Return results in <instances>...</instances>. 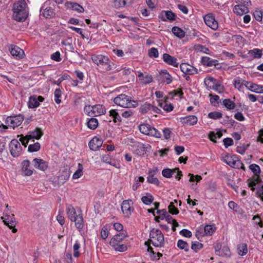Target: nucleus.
<instances>
[{
  "instance_id": "4be33fe9",
  "label": "nucleus",
  "mask_w": 263,
  "mask_h": 263,
  "mask_svg": "<svg viewBox=\"0 0 263 263\" xmlns=\"http://www.w3.org/2000/svg\"><path fill=\"white\" fill-rule=\"evenodd\" d=\"M163 61L169 65L173 66L175 67H178L179 63L177 62V60L176 58L171 56L168 53H164L163 55Z\"/></svg>"
},
{
  "instance_id": "423d86ee",
  "label": "nucleus",
  "mask_w": 263,
  "mask_h": 263,
  "mask_svg": "<svg viewBox=\"0 0 263 263\" xmlns=\"http://www.w3.org/2000/svg\"><path fill=\"white\" fill-rule=\"evenodd\" d=\"M84 112L86 115L94 117L105 114L106 109L105 107L101 104L86 105L84 108Z\"/></svg>"
},
{
  "instance_id": "4468645a",
  "label": "nucleus",
  "mask_w": 263,
  "mask_h": 263,
  "mask_svg": "<svg viewBox=\"0 0 263 263\" xmlns=\"http://www.w3.org/2000/svg\"><path fill=\"white\" fill-rule=\"evenodd\" d=\"M180 68L185 75H193L198 73L197 69L187 63H181L180 65Z\"/></svg>"
},
{
  "instance_id": "58836bf2",
  "label": "nucleus",
  "mask_w": 263,
  "mask_h": 263,
  "mask_svg": "<svg viewBox=\"0 0 263 263\" xmlns=\"http://www.w3.org/2000/svg\"><path fill=\"white\" fill-rule=\"evenodd\" d=\"M177 247L181 250H183L185 252H188L189 251V245L187 243V242L179 239L177 241Z\"/></svg>"
},
{
  "instance_id": "20e7f679",
  "label": "nucleus",
  "mask_w": 263,
  "mask_h": 263,
  "mask_svg": "<svg viewBox=\"0 0 263 263\" xmlns=\"http://www.w3.org/2000/svg\"><path fill=\"white\" fill-rule=\"evenodd\" d=\"M114 102L118 106L124 108H135L138 105L137 101L131 100L128 96L125 94L118 95L115 98Z\"/></svg>"
},
{
  "instance_id": "c9c22d12",
  "label": "nucleus",
  "mask_w": 263,
  "mask_h": 263,
  "mask_svg": "<svg viewBox=\"0 0 263 263\" xmlns=\"http://www.w3.org/2000/svg\"><path fill=\"white\" fill-rule=\"evenodd\" d=\"M164 219L168 223L172 224L173 231H176V227H177L179 226L178 223L177 222V221L175 219H174L168 214L166 215V216L164 218Z\"/></svg>"
},
{
  "instance_id": "13d9d810",
  "label": "nucleus",
  "mask_w": 263,
  "mask_h": 263,
  "mask_svg": "<svg viewBox=\"0 0 263 263\" xmlns=\"http://www.w3.org/2000/svg\"><path fill=\"white\" fill-rule=\"evenodd\" d=\"M147 181L151 184L155 185L157 186L160 185V182L158 179L155 176H147Z\"/></svg>"
},
{
  "instance_id": "79ce46f5",
  "label": "nucleus",
  "mask_w": 263,
  "mask_h": 263,
  "mask_svg": "<svg viewBox=\"0 0 263 263\" xmlns=\"http://www.w3.org/2000/svg\"><path fill=\"white\" fill-rule=\"evenodd\" d=\"M131 0H114V6L116 8L124 7L126 4L129 3Z\"/></svg>"
},
{
  "instance_id": "774afa93",
  "label": "nucleus",
  "mask_w": 263,
  "mask_h": 263,
  "mask_svg": "<svg viewBox=\"0 0 263 263\" xmlns=\"http://www.w3.org/2000/svg\"><path fill=\"white\" fill-rule=\"evenodd\" d=\"M205 235H211L215 231V229L211 225H206L204 227Z\"/></svg>"
},
{
  "instance_id": "f704fd0d",
  "label": "nucleus",
  "mask_w": 263,
  "mask_h": 263,
  "mask_svg": "<svg viewBox=\"0 0 263 263\" xmlns=\"http://www.w3.org/2000/svg\"><path fill=\"white\" fill-rule=\"evenodd\" d=\"M159 105L166 112H170L174 109L173 105L171 103L167 104V101L166 100L163 102H159Z\"/></svg>"
},
{
  "instance_id": "cd10ccee",
  "label": "nucleus",
  "mask_w": 263,
  "mask_h": 263,
  "mask_svg": "<svg viewBox=\"0 0 263 263\" xmlns=\"http://www.w3.org/2000/svg\"><path fill=\"white\" fill-rule=\"evenodd\" d=\"M22 171L25 176H31L33 174V170L30 169V162L28 160H24L22 163Z\"/></svg>"
},
{
  "instance_id": "5fc2aeb1",
  "label": "nucleus",
  "mask_w": 263,
  "mask_h": 263,
  "mask_svg": "<svg viewBox=\"0 0 263 263\" xmlns=\"http://www.w3.org/2000/svg\"><path fill=\"white\" fill-rule=\"evenodd\" d=\"M41 148V145L40 143L36 142L33 144H30L28 146V151L29 152H35L40 150Z\"/></svg>"
},
{
  "instance_id": "6ab92c4d",
  "label": "nucleus",
  "mask_w": 263,
  "mask_h": 263,
  "mask_svg": "<svg viewBox=\"0 0 263 263\" xmlns=\"http://www.w3.org/2000/svg\"><path fill=\"white\" fill-rule=\"evenodd\" d=\"M159 81L161 83L170 84L173 81V78L166 70H163L159 74Z\"/></svg>"
},
{
  "instance_id": "603ef678",
  "label": "nucleus",
  "mask_w": 263,
  "mask_h": 263,
  "mask_svg": "<svg viewBox=\"0 0 263 263\" xmlns=\"http://www.w3.org/2000/svg\"><path fill=\"white\" fill-rule=\"evenodd\" d=\"M174 174V169L165 168L162 171V175L166 178H170Z\"/></svg>"
},
{
  "instance_id": "2eb2a0df",
  "label": "nucleus",
  "mask_w": 263,
  "mask_h": 263,
  "mask_svg": "<svg viewBox=\"0 0 263 263\" xmlns=\"http://www.w3.org/2000/svg\"><path fill=\"white\" fill-rule=\"evenodd\" d=\"M34 167L39 170L45 171L48 167V163L41 158H34L32 160Z\"/></svg>"
},
{
  "instance_id": "72a5a7b5",
  "label": "nucleus",
  "mask_w": 263,
  "mask_h": 263,
  "mask_svg": "<svg viewBox=\"0 0 263 263\" xmlns=\"http://www.w3.org/2000/svg\"><path fill=\"white\" fill-rule=\"evenodd\" d=\"M109 116L113 119L115 123L121 121V118L116 109H111L109 111Z\"/></svg>"
},
{
  "instance_id": "f03ea898",
  "label": "nucleus",
  "mask_w": 263,
  "mask_h": 263,
  "mask_svg": "<svg viewBox=\"0 0 263 263\" xmlns=\"http://www.w3.org/2000/svg\"><path fill=\"white\" fill-rule=\"evenodd\" d=\"M28 0H15L12 6L13 18L19 22H25L29 16Z\"/></svg>"
},
{
  "instance_id": "7ed1b4c3",
  "label": "nucleus",
  "mask_w": 263,
  "mask_h": 263,
  "mask_svg": "<svg viewBox=\"0 0 263 263\" xmlns=\"http://www.w3.org/2000/svg\"><path fill=\"white\" fill-rule=\"evenodd\" d=\"M126 232H121L115 235L110 240L109 244L116 251L123 252L127 250V246L125 239L127 237Z\"/></svg>"
},
{
  "instance_id": "c756f323",
  "label": "nucleus",
  "mask_w": 263,
  "mask_h": 263,
  "mask_svg": "<svg viewBox=\"0 0 263 263\" xmlns=\"http://www.w3.org/2000/svg\"><path fill=\"white\" fill-rule=\"evenodd\" d=\"M138 77L140 82L145 85L149 84L153 81V77L151 75L147 74L144 76L143 73L140 71L138 72Z\"/></svg>"
},
{
  "instance_id": "4d7b16f0",
  "label": "nucleus",
  "mask_w": 263,
  "mask_h": 263,
  "mask_svg": "<svg viewBox=\"0 0 263 263\" xmlns=\"http://www.w3.org/2000/svg\"><path fill=\"white\" fill-rule=\"evenodd\" d=\"M249 168L255 176H259L260 173V169L258 165L252 164L249 166Z\"/></svg>"
},
{
  "instance_id": "a18cd8bd",
  "label": "nucleus",
  "mask_w": 263,
  "mask_h": 263,
  "mask_svg": "<svg viewBox=\"0 0 263 263\" xmlns=\"http://www.w3.org/2000/svg\"><path fill=\"white\" fill-rule=\"evenodd\" d=\"M174 202L177 203V200H174V202H171L168 206V212L172 215H176L179 213V210L175 206Z\"/></svg>"
},
{
  "instance_id": "0e129e2a",
  "label": "nucleus",
  "mask_w": 263,
  "mask_h": 263,
  "mask_svg": "<svg viewBox=\"0 0 263 263\" xmlns=\"http://www.w3.org/2000/svg\"><path fill=\"white\" fill-rule=\"evenodd\" d=\"M18 137L20 138L19 141L22 143V145L26 147L29 141L30 140V139H29L28 135H27L24 136L23 135H21L18 136Z\"/></svg>"
},
{
  "instance_id": "052dcab7",
  "label": "nucleus",
  "mask_w": 263,
  "mask_h": 263,
  "mask_svg": "<svg viewBox=\"0 0 263 263\" xmlns=\"http://www.w3.org/2000/svg\"><path fill=\"white\" fill-rule=\"evenodd\" d=\"M151 105L152 104H151L150 103H144L140 107V111L143 114H145L148 112H150Z\"/></svg>"
},
{
  "instance_id": "6e6d98bb",
  "label": "nucleus",
  "mask_w": 263,
  "mask_h": 263,
  "mask_svg": "<svg viewBox=\"0 0 263 263\" xmlns=\"http://www.w3.org/2000/svg\"><path fill=\"white\" fill-rule=\"evenodd\" d=\"M62 96V91L60 88L55 89L54 92V101L57 104H60L61 102V100L60 99Z\"/></svg>"
},
{
  "instance_id": "1a4fd4ad",
  "label": "nucleus",
  "mask_w": 263,
  "mask_h": 263,
  "mask_svg": "<svg viewBox=\"0 0 263 263\" xmlns=\"http://www.w3.org/2000/svg\"><path fill=\"white\" fill-rule=\"evenodd\" d=\"M205 84L210 89H212L218 93H221L223 91V87L217 80L213 77H208L204 80Z\"/></svg>"
},
{
  "instance_id": "9b49d317",
  "label": "nucleus",
  "mask_w": 263,
  "mask_h": 263,
  "mask_svg": "<svg viewBox=\"0 0 263 263\" xmlns=\"http://www.w3.org/2000/svg\"><path fill=\"white\" fill-rule=\"evenodd\" d=\"M24 120V117L22 115L13 116H9L6 118V123L10 127L14 129L21 125Z\"/></svg>"
},
{
  "instance_id": "2f4dec72",
  "label": "nucleus",
  "mask_w": 263,
  "mask_h": 263,
  "mask_svg": "<svg viewBox=\"0 0 263 263\" xmlns=\"http://www.w3.org/2000/svg\"><path fill=\"white\" fill-rule=\"evenodd\" d=\"M183 95V92L181 88H178L176 90L170 92L167 97V99H173L175 97L178 96L181 98Z\"/></svg>"
},
{
  "instance_id": "37998d69",
  "label": "nucleus",
  "mask_w": 263,
  "mask_h": 263,
  "mask_svg": "<svg viewBox=\"0 0 263 263\" xmlns=\"http://www.w3.org/2000/svg\"><path fill=\"white\" fill-rule=\"evenodd\" d=\"M233 84L235 88L240 91L243 88V80L237 77L234 79Z\"/></svg>"
},
{
  "instance_id": "8fccbe9b",
  "label": "nucleus",
  "mask_w": 263,
  "mask_h": 263,
  "mask_svg": "<svg viewBox=\"0 0 263 263\" xmlns=\"http://www.w3.org/2000/svg\"><path fill=\"white\" fill-rule=\"evenodd\" d=\"M135 182L132 186V189L134 191H136L141 185L140 182H143L145 179L143 177L140 176L138 178H135Z\"/></svg>"
},
{
  "instance_id": "680f3d73",
  "label": "nucleus",
  "mask_w": 263,
  "mask_h": 263,
  "mask_svg": "<svg viewBox=\"0 0 263 263\" xmlns=\"http://www.w3.org/2000/svg\"><path fill=\"white\" fill-rule=\"evenodd\" d=\"M250 90L256 93H263V86L253 83Z\"/></svg>"
},
{
  "instance_id": "7c9ffc66",
  "label": "nucleus",
  "mask_w": 263,
  "mask_h": 263,
  "mask_svg": "<svg viewBox=\"0 0 263 263\" xmlns=\"http://www.w3.org/2000/svg\"><path fill=\"white\" fill-rule=\"evenodd\" d=\"M172 31L175 36L180 39H182L185 35V31L177 26L173 27Z\"/></svg>"
},
{
  "instance_id": "f8f14e48",
  "label": "nucleus",
  "mask_w": 263,
  "mask_h": 263,
  "mask_svg": "<svg viewBox=\"0 0 263 263\" xmlns=\"http://www.w3.org/2000/svg\"><path fill=\"white\" fill-rule=\"evenodd\" d=\"M205 24L213 30H216L218 28V22L213 13H208L203 17Z\"/></svg>"
},
{
  "instance_id": "9d476101",
  "label": "nucleus",
  "mask_w": 263,
  "mask_h": 263,
  "mask_svg": "<svg viewBox=\"0 0 263 263\" xmlns=\"http://www.w3.org/2000/svg\"><path fill=\"white\" fill-rule=\"evenodd\" d=\"M9 149L13 157H17L22 153V148L20 142L16 139H13L9 144Z\"/></svg>"
},
{
  "instance_id": "aec40b11",
  "label": "nucleus",
  "mask_w": 263,
  "mask_h": 263,
  "mask_svg": "<svg viewBox=\"0 0 263 263\" xmlns=\"http://www.w3.org/2000/svg\"><path fill=\"white\" fill-rule=\"evenodd\" d=\"M102 143V140L95 136L89 141L88 146L91 150L96 151L101 147Z\"/></svg>"
},
{
  "instance_id": "c03bdc74",
  "label": "nucleus",
  "mask_w": 263,
  "mask_h": 263,
  "mask_svg": "<svg viewBox=\"0 0 263 263\" xmlns=\"http://www.w3.org/2000/svg\"><path fill=\"white\" fill-rule=\"evenodd\" d=\"M69 7L74 11H77L78 12L81 13L84 11V9L83 7L80 5V4L77 3H69Z\"/></svg>"
},
{
  "instance_id": "e2e57ef3",
  "label": "nucleus",
  "mask_w": 263,
  "mask_h": 263,
  "mask_svg": "<svg viewBox=\"0 0 263 263\" xmlns=\"http://www.w3.org/2000/svg\"><path fill=\"white\" fill-rule=\"evenodd\" d=\"M222 114L219 111H213L209 113L208 117L210 119L216 120L221 118Z\"/></svg>"
},
{
  "instance_id": "4c0bfd02",
  "label": "nucleus",
  "mask_w": 263,
  "mask_h": 263,
  "mask_svg": "<svg viewBox=\"0 0 263 263\" xmlns=\"http://www.w3.org/2000/svg\"><path fill=\"white\" fill-rule=\"evenodd\" d=\"M248 53L253 58L256 59L260 58L262 54V50L257 48H254L250 50Z\"/></svg>"
},
{
  "instance_id": "ea45409f",
  "label": "nucleus",
  "mask_w": 263,
  "mask_h": 263,
  "mask_svg": "<svg viewBox=\"0 0 263 263\" xmlns=\"http://www.w3.org/2000/svg\"><path fill=\"white\" fill-rule=\"evenodd\" d=\"M222 104L228 110L233 109L235 107V106H236L234 102L229 99H224L222 101Z\"/></svg>"
},
{
  "instance_id": "0eeeda50",
  "label": "nucleus",
  "mask_w": 263,
  "mask_h": 263,
  "mask_svg": "<svg viewBox=\"0 0 263 263\" xmlns=\"http://www.w3.org/2000/svg\"><path fill=\"white\" fill-rule=\"evenodd\" d=\"M139 129L141 133L146 135L157 138H160L161 137V133L148 124H141L139 126Z\"/></svg>"
},
{
  "instance_id": "09e8293b",
  "label": "nucleus",
  "mask_w": 263,
  "mask_h": 263,
  "mask_svg": "<svg viewBox=\"0 0 263 263\" xmlns=\"http://www.w3.org/2000/svg\"><path fill=\"white\" fill-rule=\"evenodd\" d=\"M42 14L46 18H51L54 14L53 10L51 7H47L43 10Z\"/></svg>"
},
{
  "instance_id": "e433bc0d",
  "label": "nucleus",
  "mask_w": 263,
  "mask_h": 263,
  "mask_svg": "<svg viewBox=\"0 0 263 263\" xmlns=\"http://www.w3.org/2000/svg\"><path fill=\"white\" fill-rule=\"evenodd\" d=\"M238 254L240 256H244L248 252L247 245L245 243H241L237 246Z\"/></svg>"
},
{
  "instance_id": "3c124183",
  "label": "nucleus",
  "mask_w": 263,
  "mask_h": 263,
  "mask_svg": "<svg viewBox=\"0 0 263 263\" xmlns=\"http://www.w3.org/2000/svg\"><path fill=\"white\" fill-rule=\"evenodd\" d=\"M203 247V244L198 241L192 242V243L191 249L196 253L198 252Z\"/></svg>"
},
{
  "instance_id": "bf43d9fd",
  "label": "nucleus",
  "mask_w": 263,
  "mask_h": 263,
  "mask_svg": "<svg viewBox=\"0 0 263 263\" xmlns=\"http://www.w3.org/2000/svg\"><path fill=\"white\" fill-rule=\"evenodd\" d=\"M157 213L159 215L158 217H155V219L157 221H159V220H158V218H160L161 220L164 219V218L166 216V215L168 214L166 210L165 209L162 210H158Z\"/></svg>"
},
{
  "instance_id": "473e14b6",
  "label": "nucleus",
  "mask_w": 263,
  "mask_h": 263,
  "mask_svg": "<svg viewBox=\"0 0 263 263\" xmlns=\"http://www.w3.org/2000/svg\"><path fill=\"white\" fill-rule=\"evenodd\" d=\"M99 125L98 120L95 118H91L87 119V126L90 129L94 130L96 129Z\"/></svg>"
},
{
  "instance_id": "a211bd4d",
  "label": "nucleus",
  "mask_w": 263,
  "mask_h": 263,
  "mask_svg": "<svg viewBox=\"0 0 263 263\" xmlns=\"http://www.w3.org/2000/svg\"><path fill=\"white\" fill-rule=\"evenodd\" d=\"M239 159L236 155H226L223 158V161L232 167L235 168Z\"/></svg>"
},
{
  "instance_id": "412c9836",
  "label": "nucleus",
  "mask_w": 263,
  "mask_h": 263,
  "mask_svg": "<svg viewBox=\"0 0 263 263\" xmlns=\"http://www.w3.org/2000/svg\"><path fill=\"white\" fill-rule=\"evenodd\" d=\"M70 173L69 170L67 168L61 172V174L58 177V186L63 184L69 178Z\"/></svg>"
},
{
  "instance_id": "39448f33",
  "label": "nucleus",
  "mask_w": 263,
  "mask_h": 263,
  "mask_svg": "<svg viewBox=\"0 0 263 263\" xmlns=\"http://www.w3.org/2000/svg\"><path fill=\"white\" fill-rule=\"evenodd\" d=\"M149 239L151 243L156 247H162L164 246V238L162 232L157 229H153L149 233Z\"/></svg>"
},
{
  "instance_id": "6e6552de",
  "label": "nucleus",
  "mask_w": 263,
  "mask_h": 263,
  "mask_svg": "<svg viewBox=\"0 0 263 263\" xmlns=\"http://www.w3.org/2000/svg\"><path fill=\"white\" fill-rule=\"evenodd\" d=\"M121 208L124 216L129 218L134 211L133 201L131 199L123 200L121 203Z\"/></svg>"
},
{
  "instance_id": "49530a36",
  "label": "nucleus",
  "mask_w": 263,
  "mask_h": 263,
  "mask_svg": "<svg viewBox=\"0 0 263 263\" xmlns=\"http://www.w3.org/2000/svg\"><path fill=\"white\" fill-rule=\"evenodd\" d=\"M81 248V244L79 240H76L73 246V256L74 257H79L80 255V252H79V249Z\"/></svg>"
},
{
  "instance_id": "f257e3e1",
  "label": "nucleus",
  "mask_w": 263,
  "mask_h": 263,
  "mask_svg": "<svg viewBox=\"0 0 263 263\" xmlns=\"http://www.w3.org/2000/svg\"><path fill=\"white\" fill-rule=\"evenodd\" d=\"M91 60L92 62L97 65V69L101 72L109 71L118 72L121 70L120 68H117L116 64L107 55L93 54L91 55Z\"/></svg>"
},
{
  "instance_id": "69168bd1",
  "label": "nucleus",
  "mask_w": 263,
  "mask_h": 263,
  "mask_svg": "<svg viewBox=\"0 0 263 263\" xmlns=\"http://www.w3.org/2000/svg\"><path fill=\"white\" fill-rule=\"evenodd\" d=\"M148 55L151 58H158L159 56L158 50L156 48L152 47L148 50Z\"/></svg>"
},
{
  "instance_id": "c85d7f7f",
  "label": "nucleus",
  "mask_w": 263,
  "mask_h": 263,
  "mask_svg": "<svg viewBox=\"0 0 263 263\" xmlns=\"http://www.w3.org/2000/svg\"><path fill=\"white\" fill-rule=\"evenodd\" d=\"M66 212L67 217L70 221H72L73 219H74L76 216H78L76 209L71 204H68L66 206Z\"/></svg>"
},
{
  "instance_id": "a878e982",
  "label": "nucleus",
  "mask_w": 263,
  "mask_h": 263,
  "mask_svg": "<svg viewBox=\"0 0 263 263\" xmlns=\"http://www.w3.org/2000/svg\"><path fill=\"white\" fill-rule=\"evenodd\" d=\"M201 62L203 65L206 67L216 66L218 64V60L212 59L209 57H203L201 58Z\"/></svg>"
},
{
  "instance_id": "f3484780",
  "label": "nucleus",
  "mask_w": 263,
  "mask_h": 263,
  "mask_svg": "<svg viewBox=\"0 0 263 263\" xmlns=\"http://www.w3.org/2000/svg\"><path fill=\"white\" fill-rule=\"evenodd\" d=\"M10 53L13 57L17 60L22 59L25 56L24 50L15 45L11 46Z\"/></svg>"
},
{
  "instance_id": "393cba45",
  "label": "nucleus",
  "mask_w": 263,
  "mask_h": 263,
  "mask_svg": "<svg viewBox=\"0 0 263 263\" xmlns=\"http://www.w3.org/2000/svg\"><path fill=\"white\" fill-rule=\"evenodd\" d=\"M233 11L237 15H242L249 12V10L248 7L239 3L234 6Z\"/></svg>"
},
{
  "instance_id": "5701e85b",
  "label": "nucleus",
  "mask_w": 263,
  "mask_h": 263,
  "mask_svg": "<svg viewBox=\"0 0 263 263\" xmlns=\"http://www.w3.org/2000/svg\"><path fill=\"white\" fill-rule=\"evenodd\" d=\"M161 19L162 21L166 22L169 20L171 22L174 21L176 18V15L172 11H163L161 13Z\"/></svg>"
},
{
  "instance_id": "864d4df0",
  "label": "nucleus",
  "mask_w": 263,
  "mask_h": 263,
  "mask_svg": "<svg viewBox=\"0 0 263 263\" xmlns=\"http://www.w3.org/2000/svg\"><path fill=\"white\" fill-rule=\"evenodd\" d=\"M204 231V228L202 226H200L196 229L195 236L198 239H200V238L205 235Z\"/></svg>"
},
{
  "instance_id": "bb28decb",
  "label": "nucleus",
  "mask_w": 263,
  "mask_h": 263,
  "mask_svg": "<svg viewBox=\"0 0 263 263\" xmlns=\"http://www.w3.org/2000/svg\"><path fill=\"white\" fill-rule=\"evenodd\" d=\"M72 221L75 222V226L79 232H81L84 228V219L82 215L78 214V216H76L74 219Z\"/></svg>"
},
{
  "instance_id": "dca6fc26",
  "label": "nucleus",
  "mask_w": 263,
  "mask_h": 263,
  "mask_svg": "<svg viewBox=\"0 0 263 263\" xmlns=\"http://www.w3.org/2000/svg\"><path fill=\"white\" fill-rule=\"evenodd\" d=\"M180 121L183 124L193 126L197 124L198 118L195 115H189L181 117Z\"/></svg>"
},
{
  "instance_id": "338daca9",
  "label": "nucleus",
  "mask_w": 263,
  "mask_h": 263,
  "mask_svg": "<svg viewBox=\"0 0 263 263\" xmlns=\"http://www.w3.org/2000/svg\"><path fill=\"white\" fill-rule=\"evenodd\" d=\"M50 58L52 60L55 62H60L62 60V58H61V53L60 51H57L50 55Z\"/></svg>"
},
{
  "instance_id": "b1692460",
  "label": "nucleus",
  "mask_w": 263,
  "mask_h": 263,
  "mask_svg": "<svg viewBox=\"0 0 263 263\" xmlns=\"http://www.w3.org/2000/svg\"><path fill=\"white\" fill-rule=\"evenodd\" d=\"M27 135L30 140L34 139L39 140L43 135V132L41 128L36 127L34 130L29 132Z\"/></svg>"
},
{
  "instance_id": "a19ab883",
  "label": "nucleus",
  "mask_w": 263,
  "mask_h": 263,
  "mask_svg": "<svg viewBox=\"0 0 263 263\" xmlns=\"http://www.w3.org/2000/svg\"><path fill=\"white\" fill-rule=\"evenodd\" d=\"M141 200L146 205L151 204L154 201V197L149 193H146L145 196L141 198Z\"/></svg>"
},
{
  "instance_id": "de8ad7c7",
  "label": "nucleus",
  "mask_w": 263,
  "mask_h": 263,
  "mask_svg": "<svg viewBox=\"0 0 263 263\" xmlns=\"http://www.w3.org/2000/svg\"><path fill=\"white\" fill-rule=\"evenodd\" d=\"M83 165L81 163H79L78 168L76 172L73 174L72 179H77L80 178L83 175Z\"/></svg>"
},
{
  "instance_id": "ddd939ff",
  "label": "nucleus",
  "mask_w": 263,
  "mask_h": 263,
  "mask_svg": "<svg viewBox=\"0 0 263 263\" xmlns=\"http://www.w3.org/2000/svg\"><path fill=\"white\" fill-rule=\"evenodd\" d=\"M45 99L41 96H31L29 98L28 102V107L30 108H34L39 106L40 102H43Z\"/></svg>"
}]
</instances>
